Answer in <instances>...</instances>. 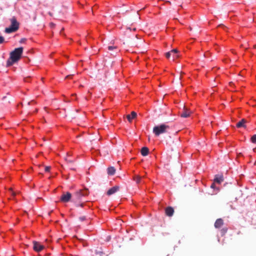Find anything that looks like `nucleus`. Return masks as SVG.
Wrapping results in <instances>:
<instances>
[{
  "instance_id": "1",
  "label": "nucleus",
  "mask_w": 256,
  "mask_h": 256,
  "mask_svg": "<svg viewBox=\"0 0 256 256\" xmlns=\"http://www.w3.org/2000/svg\"><path fill=\"white\" fill-rule=\"evenodd\" d=\"M23 52L22 47L15 48L14 50L10 54V58L8 60L6 64H12L16 63L20 58Z\"/></svg>"
},
{
  "instance_id": "2",
  "label": "nucleus",
  "mask_w": 256,
  "mask_h": 256,
  "mask_svg": "<svg viewBox=\"0 0 256 256\" xmlns=\"http://www.w3.org/2000/svg\"><path fill=\"white\" fill-rule=\"evenodd\" d=\"M11 24L8 28H5L4 32L7 34H10L16 32L19 28V22L16 18L14 16L10 19Z\"/></svg>"
},
{
  "instance_id": "3",
  "label": "nucleus",
  "mask_w": 256,
  "mask_h": 256,
  "mask_svg": "<svg viewBox=\"0 0 256 256\" xmlns=\"http://www.w3.org/2000/svg\"><path fill=\"white\" fill-rule=\"evenodd\" d=\"M168 128L169 126L168 125L162 124L154 126L153 129V132L156 136H159L160 134L166 132V130Z\"/></svg>"
},
{
  "instance_id": "4",
  "label": "nucleus",
  "mask_w": 256,
  "mask_h": 256,
  "mask_svg": "<svg viewBox=\"0 0 256 256\" xmlns=\"http://www.w3.org/2000/svg\"><path fill=\"white\" fill-rule=\"evenodd\" d=\"M178 51L177 49H173L172 50L165 54L166 57L172 61L174 62V60L178 57Z\"/></svg>"
},
{
  "instance_id": "5",
  "label": "nucleus",
  "mask_w": 256,
  "mask_h": 256,
  "mask_svg": "<svg viewBox=\"0 0 256 256\" xmlns=\"http://www.w3.org/2000/svg\"><path fill=\"white\" fill-rule=\"evenodd\" d=\"M34 246L33 248L34 250L36 252H39L42 251L44 248V246L39 242L34 241L33 242Z\"/></svg>"
},
{
  "instance_id": "6",
  "label": "nucleus",
  "mask_w": 256,
  "mask_h": 256,
  "mask_svg": "<svg viewBox=\"0 0 256 256\" xmlns=\"http://www.w3.org/2000/svg\"><path fill=\"white\" fill-rule=\"evenodd\" d=\"M192 114V112L189 110L186 106H184V109L182 112L180 114V116L182 118H188Z\"/></svg>"
},
{
  "instance_id": "7",
  "label": "nucleus",
  "mask_w": 256,
  "mask_h": 256,
  "mask_svg": "<svg viewBox=\"0 0 256 256\" xmlns=\"http://www.w3.org/2000/svg\"><path fill=\"white\" fill-rule=\"evenodd\" d=\"M71 198H72L71 194L70 192H67L66 193L63 194L62 195L61 198H60V200L62 202H68L70 200Z\"/></svg>"
},
{
  "instance_id": "8",
  "label": "nucleus",
  "mask_w": 256,
  "mask_h": 256,
  "mask_svg": "<svg viewBox=\"0 0 256 256\" xmlns=\"http://www.w3.org/2000/svg\"><path fill=\"white\" fill-rule=\"evenodd\" d=\"M108 50L110 52V54L114 55L120 52V50L116 46H108Z\"/></svg>"
},
{
  "instance_id": "9",
  "label": "nucleus",
  "mask_w": 256,
  "mask_h": 256,
  "mask_svg": "<svg viewBox=\"0 0 256 256\" xmlns=\"http://www.w3.org/2000/svg\"><path fill=\"white\" fill-rule=\"evenodd\" d=\"M224 180L222 175H216L214 182L216 184H220Z\"/></svg>"
},
{
  "instance_id": "10",
  "label": "nucleus",
  "mask_w": 256,
  "mask_h": 256,
  "mask_svg": "<svg viewBox=\"0 0 256 256\" xmlns=\"http://www.w3.org/2000/svg\"><path fill=\"white\" fill-rule=\"evenodd\" d=\"M165 212L167 216H172L174 212V210L172 207L168 206L165 209Z\"/></svg>"
},
{
  "instance_id": "11",
  "label": "nucleus",
  "mask_w": 256,
  "mask_h": 256,
  "mask_svg": "<svg viewBox=\"0 0 256 256\" xmlns=\"http://www.w3.org/2000/svg\"><path fill=\"white\" fill-rule=\"evenodd\" d=\"M119 190V186H114L112 188H110L108 190L107 192L108 195H111L116 192H118Z\"/></svg>"
},
{
  "instance_id": "12",
  "label": "nucleus",
  "mask_w": 256,
  "mask_h": 256,
  "mask_svg": "<svg viewBox=\"0 0 256 256\" xmlns=\"http://www.w3.org/2000/svg\"><path fill=\"white\" fill-rule=\"evenodd\" d=\"M224 224V221L222 218L216 220L214 223V227L216 228H220Z\"/></svg>"
},
{
  "instance_id": "13",
  "label": "nucleus",
  "mask_w": 256,
  "mask_h": 256,
  "mask_svg": "<svg viewBox=\"0 0 256 256\" xmlns=\"http://www.w3.org/2000/svg\"><path fill=\"white\" fill-rule=\"evenodd\" d=\"M210 188L213 189V191L212 193V194H216L220 189L216 187V183L214 182L211 184L210 186Z\"/></svg>"
},
{
  "instance_id": "14",
  "label": "nucleus",
  "mask_w": 256,
  "mask_h": 256,
  "mask_svg": "<svg viewBox=\"0 0 256 256\" xmlns=\"http://www.w3.org/2000/svg\"><path fill=\"white\" fill-rule=\"evenodd\" d=\"M136 116V113L134 112H132L130 114H128L126 117L129 122L134 118Z\"/></svg>"
},
{
  "instance_id": "15",
  "label": "nucleus",
  "mask_w": 256,
  "mask_h": 256,
  "mask_svg": "<svg viewBox=\"0 0 256 256\" xmlns=\"http://www.w3.org/2000/svg\"><path fill=\"white\" fill-rule=\"evenodd\" d=\"M107 171H108V174L109 175L112 176L115 174L116 169L114 167L111 166L108 168Z\"/></svg>"
},
{
  "instance_id": "16",
  "label": "nucleus",
  "mask_w": 256,
  "mask_h": 256,
  "mask_svg": "<svg viewBox=\"0 0 256 256\" xmlns=\"http://www.w3.org/2000/svg\"><path fill=\"white\" fill-rule=\"evenodd\" d=\"M148 154V149L146 147H144L141 150V154L143 156H146Z\"/></svg>"
},
{
  "instance_id": "17",
  "label": "nucleus",
  "mask_w": 256,
  "mask_h": 256,
  "mask_svg": "<svg viewBox=\"0 0 256 256\" xmlns=\"http://www.w3.org/2000/svg\"><path fill=\"white\" fill-rule=\"evenodd\" d=\"M245 122H246V120H244L242 119L241 121L238 122L236 124V126L238 128H241V127L244 126Z\"/></svg>"
},
{
  "instance_id": "18",
  "label": "nucleus",
  "mask_w": 256,
  "mask_h": 256,
  "mask_svg": "<svg viewBox=\"0 0 256 256\" xmlns=\"http://www.w3.org/2000/svg\"><path fill=\"white\" fill-rule=\"evenodd\" d=\"M141 178H142L141 176H140L138 175H136L134 176L133 179L134 181H136V182L137 184H138L140 182Z\"/></svg>"
},
{
  "instance_id": "19",
  "label": "nucleus",
  "mask_w": 256,
  "mask_h": 256,
  "mask_svg": "<svg viewBox=\"0 0 256 256\" xmlns=\"http://www.w3.org/2000/svg\"><path fill=\"white\" fill-rule=\"evenodd\" d=\"M251 141L252 142L256 144V134H254L252 136Z\"/></svg>"
},
{
  "instance_id": "20",
  "label": "nucleus",
  "mask_w": 256,
  "mask_h": 256,
  "mask_svg": "<svg viewBox=\"0 0 256 256\" xmlns=\"http://www.w3.org/2000/svg\"><path fill=\"white\" fill-rule=\"evenodd\" d=\"M90 58H86L84 60H81L80 62H84L90 64V63H91V62H90Z\"/></svg>"
},
{
  "instance_id": "21",
  "label": "nucleus",
  "mask_w": 256,
  "mask_h": 256,
  "mask_svg": "<svg viewBox=\"0 0 256 256\" xmlns=\"http://www.w3.org/2000/svg\"><path fill=\"white\" fill-rule=\"evenodd\" d=\"M50 166H46L45 167V171L48 172L50 170Z\"/></svg>"
},
{
  "instance_id": "22",
  "label": "nucleus",
  "mask_w": 256,
  "mask_h": 256,
  "mask_svg": "<svg viewBox=\"0 0 256 256\" xmlns=\"http://www.w3.org/2000/svg\"><path fill=\"white\" fill-rule=\"evenodd\" d=\"M4 42V38L2 36H0V44H2Z\"/></svg>"
},
{
  "instance_id": "23",
  "label": "nucleus",
  "mask_w": 256,
  "mask_h": 256,
  "mask_svg": "<svg viewBox=\"0 0 256 256\" xmlns=\"http://www.w3.org/2000/svg\"><path fill=\"white\" fill-rule=\"evenodd\" d=\"M224 233H226L227 230H228V228H223L222 230Z\"/></svg>"
},
{
  "instance_id": "24",
  "label": "nucleus",
  "mask_w": 256,
  "mask_h": 256,
  "mask_svg": "<svg viewBox=\"0 0 256 256\" xmlns=\"http://www.w3.org/2000/svg\"><path fill=\"white\" fill-rule=\"evenodd\" d=\"M119 61H112V63H114V62H120L122 60H121L120 58H119Z\"/></svg>"
},
{
  "instance_id": "25",
  "label": "nucleus",
  "mask_w": 256,
  "mask_h": 256,
  "mask_svg": "<svg viewBox=\"0 0 256 256\" xmlns=\"http://www.w3.org/2000/svg\"><path fill=\"white\" fill-rule=\"evenodd\" d=\"M9 190H10V193H12V195H14V192L12 191V188H10V189Z\"/></svg>"
},
{
  "instance_id": "26",
  "label": "nucleus",
  "mask_w": 256,
  "mask_h": 256,
  "mask_svg": "<svg viewBox=\"0 0 256 256\" xmlns=\"http://www.w3.org/2000/svg\"><path fill=\"white\" fill-rule=\"evenodd\" d=\"M80 219L81 220H85V218L84 217H81L80 218Z\"/></svg>"
},
{
  "instance_id": "27",
  "label": "nucleus",
  "mask_w": 256,
  "mask_h": 256,
  "mask_svg": "<svg viewBox=\"0 0 256 256\" xmlns=\"http://www.w3.org/2000/svg\"><path fill=\"white\" fill-rule=\"evenodd\" d=\"M219 26H222L224 28H225L226 26H224V25L222 24V25H219Z\"/></svg>"
},
{
  "instance_id": "28",
  "label": "nucleus",
  "mask_w": 256,
  "mask_h": 256,
  "mask_svg": "<svg viewBox=\"0 0 256 256\" xmlns=\"http://www.w3.org/2000/svg\"><path fill=\"white\" fill-rule=\"evenodd\" d=\"M80 206H82V207L83 206V204H80Z\"/></svg>"
},
{
  "instance_id": "29",
  "label": "nucleus",
  "mask_w": 256,
  "mask_h": 256,
  "mask_svg": "<svg viewBox=\"0 0 256 256\" xmlns=\"http://www.w3.org/2000/svg\"><path fill=\"white\" fill-rule=\"evenodd\" d=\"M254 48H256V45L254 46Z\"/></svg>"
}]
</instances>
